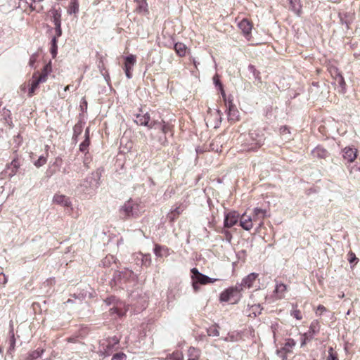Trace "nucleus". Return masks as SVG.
I'll list each match as a JSON object with an SVG mask.
<instances>
[{"instance_id":"f257e3e1","label":"nucleus","mask_w":360,"mask_h":360,"mask_svg":"<svg viewBox=\"0 0 360 360\" xmlns=\"http://www.w3.org/2000/svg\"><path fill=\"white\" fill-rule=\"evenodd\" d=\"M119 212L124 218H136L144 212V206L138 199L130 198L120 207Z\"/></svg>"},{"instance_id":"f03ea898","label":"nucleus","mask_w":360,"mask_h":360,"mask_svg":"<svg viewBox=\"0 0 360 360\" xmlns=\"http://www.w3.org/2000/svg\"><path fill=\"white\" fill-rule=\"evenodd\" d=\"M118 342L119 340L115 337L101 340L98 354L103 358L110 356L112 352L114 345H117Z\"/></svg>"},{"instance_id":"7ed1b4c3","label":"nucleus","mask_w":360,"mask_h":360,"mask_svg":"<svg viewBox=\"0 0 360 360\" xmlns=\"http://www.w3.org/2000/svg\"><path fill=\"white\" fill-rule=\"evenodd\" d=\"M241 285H237L229 288L222 292L220 295V300L222 302H236L240 298Z\"/></svg>"},{"instance_id":"20e7f679","label":"nucleus","mask_w":360,"mask_h":360,"mask_svg":"<svg viewBox=\"0 0 360 360\" xmlns=\"http://www.w3.org/2000/svg\"><path fill=\"white\" fill-rule=\"evenodd\" d=\"M148 128L161 131L162 133V136H160L159 142L162 145L165 144V143L167 142L166 134L171 130L170 126L168 124L165 123V122H164L163 120L153 121L149 124Z\"/></svg>"},{"instance_id":"39448f33","label":"nucleus","mask_w":360,"mask_h":360,"mask_svg":"<svg viewBox=\"0 0 360 360\" xmlns=\"http://www.w3.org/2000/svg\"><path fill=\"white\" fill-rule=\"evenodd\" d=\"M191 272L192 273V280L196 281L198 284L205 285L217 281V278H212L201 274L198 269L195 267L191 269Z\"/></svg>"},{"instance_id":"423d86ee","label":"nucleus","mask_w":360,"mask_h":360,"mask_svg":"<svg viewBox=\"0 0 360 360\" xmlns=\"http://www.w3.org/2000/svg\"><path fill=\"white\" fill-rule=\"evenodd\" d=\"M19 167V161L16 159H14L9 165H7L5 170L1 173V175H5L9 178H11L15 175Z\"/></svg>"},{"instance_id":"0eeeda50","label":"nucleus","mask_w":360,"mask_h":360,"mask_svg":"<svg viewBox=\"0 0 360 360\" xmlns=\"http://www.w3.org/2000/svg\"><path fill=\"white\" fill-rule=\"evenodd\" d=\"M124 59H125V63H124L125 75L128 79H131L132 77L131 70L133 69V67L136 63V56L134 55L130 54V55L126 56Z\"/></svg>"},{"instance_id":"6e6552de","label":"nucleus","mask_w":360,"mask_h":360,"mask_svg":"<svg viewBox=\"0 0 360 360\" xmlns=\"http://www.w3.org/2000/svg\"><path fill=\"white\" fill-rule=\"evenodd\" d=\"M105 302L107 305L113 304V307L110 309L111 315L116 314L117 316H122L124 315V313L118 309L119 303L118 301L115 300V297H108L105 300Z\"/></svg>"},{"instance_id":"1a4fd4ad","label":"nucleus","mask_w":360,"mask_h":360,"mask_svg":"<svg viewBox=\"0 0 360 360\" xmlns=\"http://www.w3.org/2000/svg\"><path fill=\"white\" fill-rule=\"evenodd\" d=\"M257 277L258 274L250 273L242 280L240 283H237V285H241V291L243 290V288H250L252 286Z\"/></svg>"},{"instance_id":"9d476101","label":"nucleus","mask_w":360,"mask_h":360,"mask_svg":"<svg viewBox=\"0 0 360 360\" xmlns=\"http://www.w3.org/2000/svg\"><path fill=\"white\" fill-rule=\"evenodd\" d=\"M238 214L236 212H229L225 215L224 225L226 228H231L238 222Z\"/></svg>"},{"instance_id":"9b49d317","label":"nucleus","mask_w":360,"mask_h":360,"mask_svg":"<svg viewBox=\"0 0 360 360\" xmlns=\"http://www.w3.org/2000/svg\"><path fill=\"white\" fill-rule=\"evenodd\" d=\"M53 202L56 204L67 207L72 205L70 198L62 194H55L53 198Z\"/></svg>"},{"instance_id":"f8f14e48","label":"nucleus","mask_w":360,"mask_h":360,"mask_svg":"<svg viewBox=\"0 0 360 360\" xmlns=\"http://www.w3.org/2000/svg\"><path fill=\"white\" fill-rule=\"evenodd\" d=\"M343 158L348 162H352L357 156V150L350 147H346L343 150Z\"/></svg>"},{"instance_id":"ddd939ff","label":"nucleus","mask_w":360,"mask_h":360,"mask_svg":"<svg viewBox=\"0 0 360 360\" xmlns=\"http://www.w3.org/2000/svg\"><path fill=\"white\" fill-rule=\"evenodd\" d=\"M253 217L243 214L240 217V224L243 229L250 231L253 226Z\"/></svg>"},{"instance_id":"4468645a","label":"nucleus","mask_w":360,"mask_h":360,"mask_svg":"<svg viewBox=\"0 0 360 360\" xmlns=\"http://www.w3.org/2000/svg\"><path fill=\"white\" fill-rule=\"evenodd\" d=\"M334 83L338 85L340 88V92L345 93L346 84L342 75L338 72L337 69H334Z\"/></svg>"},{"instance_id":"2eb2a0df","label":"nucleus","mask_w":360,"mask_h":360,"mask_svg":"<svg viewBox=\"0 0 360 360\" xmlns=\"http://www.w3.org/2000/svg\"><path fill=\"white\" fill-rule=\"evenodd\" d=\"M136 4L135 11L139 14L146 15L148 13V6L146 0H134Z\"/></svg>"},{"instance_id":"dca6fc26","label":"nucleus","mask_w":360,"mask_h":360,"mask_svg":"<svg viewBox=\"0 0 360 360\" xmlns=\"http://www.w3.org/2000/svg\"><path fill=\"white\" fill-rule=\"evenodd\" d=\"M228 118L231 121H236L238 120L239 112L235 106V105L232 103L231 101H229L228 103Z\"/></svg>"},{"instance_id":"f3484780","label":"nucleus","mask_w":360,"mask_h":360,"mask_svg":"<svg viewBox=\"0 0 360 360\" xmlns=\"http://www.w3.org/2000/svg\"><path fill=\"white\" fill-rule=\"evenodd\" d=\"M238 27L242 30L245 37H248L250 34L252 25L248 19H243L238 23Z\"/></svg>"},{"instance_id":"a211bd4d","label":"nucleus","mask_w":360,"mask_h":360,"mask_svg":"<svg viewBox=\"0 0 360 360\" xmlns=\"http://www.w3.org/2000/svg\"><path fill=\"white\" fill-rule=\"evenodd\" d=\"M6 342L8 345V347L7 349V354L10 356H13V354L15 351V342H16V340L15 338V335H14L13 328H11V330L9 332V338L6 341Z\"/></svg>"},{"instance_id":"6ab92c4d","label":"nucleus","mask_w":360,"mask_h":360,"mask_svg":"<svg viewBox=\"0 0 360 360\" xmlns=\"http://www.w3.org/2000/svg\"><path fill=\"white\" fill-rule=\"evenodd\" d=\"M150 115L148 112H146L143 115L137 114L136 116V119L134 120V122L139 125L148 127L150 124Z\"/></svg>"},{"instance_id":"aec40b11","label":"nucleus","mask_w":360,"mask_h":360,"mask_svg":"<svg viewBox=\"0 0 360 360\" xmlns=\"http://www.w3.org/2000/svg\"><path fill=\"white\" fill-rule=\"evenodd\" d=\"M320 330V325L318 321H313L309 326L308 332L306 333V335L309 337V340L314 338V335L317 334Z\"/></svg>"},{"instance_id":"412c9836","label":"nucleus","mask_w":360,"mask_h":360,"mask_svg":"<svg viewBox=\"0 0 360 360\" xmlns=\"http://www.w3.org/2000/svg\"><path fill=\"white\" fill-rule=\"evenodd\" d=\"M266 216V210L261 208L256 207L253 210V220L254 221H259V224H262V220Z\"/></svg>"},{"instance_id":"4be33fe9","label":"nucleus","mask_w":360,"mask_h":360,"mask_svg":"<svg viewBox=\"0 0 360 360\" xmlns=\"http://www.w3.org/2000/svg\"><path fill=\"white\" fill-rule=\"evenodd\" d=\"M38 74L39 72H35L32 75V82L28 91L29 97H32L34 94L35 90L38 88L39 84H41L39 79H37V75Z\"/></svg>"},{"instance_id":"5701e85b","label":"nucleus","mask_w":360,"mask_h":360,"mask_svg":"<svg viewBox=\"0 0 360 360\" xmlns=\"http://www.w3.org/2000/svg\"><path fill=\"white\" fill-rule=\"evenodd\" d=\"M200 354L201 352L200 349L193 347H190L187 352V360H200Z\"/></svg>"},{"instance_id":"b1692460","label":"nucleus","mask_w":360,"mask_h":360,"mask_svg":"<svg viewBox=\"0 0 360 360\" xmlns=\"http://www.w3.org/2000/svg\"><path fill=\"white\" fill-rule=\"evenodd\" d=\"M92 181L93 177H87L84 180L83 183L80 184V188H82V192L85 193H90L91 190L93 189Z\"/></svg>"},{"instance_id":"393cba45","label":"nucleus","mask_w":360,"mask_h":360,"mask_svg":"<svg viewBox=\"0 0 360 360\" xmlns=\"http://www.w3.org/2000/svg\"><path fill=\"white\" fill-rule=\"evenodd\" d=\"M154 253L157 257H162L169 255V250L167 248L156 244L154 248Z\"/></svg>"},{"instance_id":"a878e982","label":"nucleus","mask_w":360,"mask_h":360,"mask_svg":"<svg viewBox=\"0 0 360 360\" xmlns=\"http://www.w3.org/2000/svg\"><path fill=\"white\" fill-rule=\"evenodd\" d=\"M311 154L315 158H326L328 156V151L322 147L317 146L312 151Z\"/></svg>"},{"instance_id":"bb28decb","label":"nucleus","mask_w":360,"mask_h":360,"mask_svg":"<svg viewBox=\"0 0 360 360\" xmlns=\"http://www.w3.org/2000/svg\"><path fill=\"white\" fill-rule=\"evenodd\" d=\"M287 290L286 285L282 283H276L274 293L276 295L278 299H281L284 296V293Z\"/></svg>"},{"instance_id":"cd10ccee","label":"nucleus","mask_w":360,"mask_h":360,"mask_svg":"<svg viewBox=\"0 0 360 360\" xmlns=\"http://www.w3.org/2000/svg\"><path fill=\"white\" fill-rule=\"evenodd\" d=\"M262 308L259 304H253L249 308V316L256 317L257 315L260 314L262 312Z\"/></svg>"},{"instance_id":"c85d7f7f","label":"nucleus","mask_w":360,"mask_h":360,"mask_svg":"<svg viewBox=\"0 0 360 360\" xmlns=\"http://www.w3.org/2000/svg\"><path fill=\"white\" fill-rule=\"evenodd\" d=\"M174 49L176 53L181 57L184 56L186 53V46L183 43H176L174 44Z\"/></svg>"},{"instance_id":"c756f323","label":"nucleus","mask_w":360,"mask_h":360,"mask_svg":"<svg viewBox=\"0 0 360 360\" xmlns=\"http://www.w3.org/2000/svg\"><path fill=\"white\" fill-rule=\"evenodd\" d=\"M79 11V2L78 0H71L68 6V13L71 14H75Z\"/></svg>"},{"instance_id":"7c9ffc66","label":"nucleus","mask_w":360,"mask_h":360,"mask_svg":"<svg viewBox=\"0 0 360 360\" xmlns=\"http://www.w3.org/2000/svg\"><path fill=\"white\" fill-rule=\"evenodd\" d=\"M44 350L43 349L38 348L37 349L30 352L26 358V360H34L37 359L43 354Z\"/></svg>"},{"instance_id":"2f4dec72","label":"nucleus","mask_w":360,"mask_h":360,"mask_svg":"<svg viewBox=\"0 0 360 360\" xmlns=\"http://www.w3.org/2000/svg\"><path fill=\"white\" fill-rule=\"evenodd\" d=\"M51 16L53 18V22L54 23V25H61V14H60V13L56 9L51 10Z\"/></svg>"},{"instance_id":"473e14b6","label":"nucleus","mask_w":360,"mask_h":360,"mask_svg":"<svg viewBox=\"0 0 360 360\" xmlns=\"http://www.w3.org/2000/svg\"><path fill=\"white\" fill-rule=\"evenodd\" d=\"M291 10L296 14H299L300 11V0H288Z\"/></svg>"},{"instance_id":"72a5a7b5","label":"nucleus","mask_w":360,"mask_h":360,"mask_svg":"<svg viewBox=\"0 0 360 360\" xmlns=\"http://www.w3.org/2000/svg\"><path fill=\"white\" fill-rule=\"evenodd\" d=\"M166 360H184V356L181 352L176 351L167 355Z\"/></svg>"},{"instance_id":"f704fd0d","label":"nucleus","mask_w":360,"mask_h":360,"mask_svg":"<svg viewBox=\"0 0 360 360\" xmlns=\"http://www.w3.org/2000/svg\"><path fill=\"white\" fill-rule=\"evenodd\" d=\"M248 71L252 75L255 80H257L259 82H261V77L259 76L260 72L256 70L255 67L253 65H248Z\"/></svg>"},{"instance_id":"c9c22d12","label":"nucleus","mask_w":360,"mask_h":360,"mask_svg":"<svg viewBox=\"0 0 360 360\" xmlns=\"http://www.w3.org/2000/svg\"><path fill=\"white\" fill-rule=\"evenodd\" d=\"M207 333L209 336L217 337L219 335V331L217 326H212L207 329Z\"/></svg>"},{"instance_id":"e433bc0d","label":"nucleus","mask_w":360,"mask_h":360,"mask_svg":"<svg viewBox=\"0 0 360 360\" xmlns=\"http://www.w3.org/2000/svg\"><path fill=\"white\" fill-rule=\"evenodd\" d=\"M57 39L56 37H53L51 39V53L52 56L54 58L57 54Z\"/></svg>"},{"instance_id":"4c0bfd02","label":"nucleus","mask_w":360,"mask_h":360,"mask_svg":"<svg viewBox=\"0 0 360 360\" xmlns=\"http://www.w3.org/2000/svg\"><path fill=\"white\" fill-rule=\"evenodd\" d=\"M263 137L262 136H259L258 139L255 140V143H252V146L248 148V150H256L257 148L260 147L263 144Z\"/></svg>"},{"instance_id":"58836bf2","label":"nucleus","mask_w":360,"mask_h":360,"mask_svg":"<svg viewBox=\"0 0 360 360\" xmlns=\"http://www.w3.org/2000/svg\"><path fill=\"white\" fill-rule=\"evenodd\" d=\"M280 131H281V134L283 136V139H285V140L290 139V132L289 129L287 127L283 126V127H281Z\"/></svg>"},{"instance_id":"ea45409f","label":"nucleus","mask_w":360,"mask_h":360,"mask_svg":"<svg viewBox=\"0 0 360 360\" xmlns=\"http://www.w3.org/2000/svg\"><path fill=\"white\" fill-rule=\"evenodd\" d=\"M89 143V139H85L79 145V150L83 153L87 152Z\"/></svg>"},{"instance_id":"a19ab883","label":"nucleus","mask_w":360,"mask_h":360,"mask_svg":"<svg viewBox=\"0 0 360 360\" xmlns=\"http://www.w3.org/2000/svg\"><path fill=\"white\" fill-rule=\"evenodd\" d=\"M46 162V158L43 156V155H41L38 160L37 161L34 162V165L37 167H40L41 166H43L44 165H45Z\"/></svg>"},{"instance_id":"79ce46f5","label":"nucleus","mask_w":360,"mask_h":360,"mask_svg":"<svg viewBox=\"0 0 360 360\" xmlns=\"http://www.w3.org/2000/svg\"><path fill=\"white\" fill-rule=\"evenodd\" d=\"M142 264L145 266H150L151 264V257L150 255H141Z\"/></svg>"},{"instance_id":"37998d69","label":"nucleus","mask_w":360,"mask_h":360,"mask_svg":"<svg viewBox=\"0 0 360 360\" xmlns=\"http://www.w3.org/2000/svg\"><path fill=\"white\" fill-rule=\"evenodd\" d=\"M30 8L32 11H35L37 12H40L43 10V6L39 3L34 4L31 2Z\"/></svg>"},{"instance_id":"c03bdc74","label":"nucleus","mask_w":360,"mask_h":360,"mask_svg":"<svg viewBox=\"0 0 360 360\" xmlns=\"http://www.w3.org/2000/svg\"><path fill=\"white\" fill-rule=\"evenodd\" d=\"M127 356L124 353H117L113 355L112 360H126Z\"/></svg>"},{"instance_id":"a18cd8bd","label":"nucleus","mask_w":360,"mask_h":360,"mask_svg":"<svg viewBox=\"0 0 360 360\" xmlns=\"http://www.w3.org/2000/svg\"><path fill=\"white\" fill-rule=\"evenodd\" d=\"M74 136L77 137L82 132V125L80 124H77L75 125L74 128Z\"/></svg>"},{"instance_id":"49530a36","label":"nucleus","mask_w":360,"mask_h":360,"mask_svg":"<svg viewBox=\"0 0 360 360\" xmlns=\"http://www.w3.org/2000/svg\"><path fill=\"white\" fill-rule=\"evenodd\" d=\"M184 210V207H177L174 210L172 211V214L174 215V217L179 215L182 211Z\"/></svg>"},{"instance_id":"de8ad7c7","label":"nucleus","mask_w":360,"mask_h":360,"mask_svg":"<svg viewBox=\"0 0 360 360\" xmlns=\"http://www.w3.org/2000/svg\"><path fill=\"white\" fill-rule=\"evenodd\" d=\"M291 315L293 316L296 319L301 320L302 316L301 315V312L298 309H295L291 312Z\"/></svg>"},{"instance_id":"09e8293b","label":"nucleus","mask_w":360,"mask_h":360,"mask_svg":"<svg viewBox=\"0 0 360 360\" xmlns=\"http://www.w3.org/2000/svg\"><path fill=\"white\" fill-rule=\"evenodd\" d=\"M37 53H34L32 54L30 58V60H29V65L30 67H33L34 63H36L37 61Z\"/></svg>"},{"instance_id":"8fccbe9b","label":"nucleus","mask_w":360,"mask_h":360,"mask_svg":"<svg viewBox=\"0 0 360 360\" xmlns=\"http://www.w3.org/2000/svg\"><path fill=\"white\" fill-rule=\"evenodd\" d=\"M55 31H56V35L54 37H56V39H57L58 37H60L62 34L61 25H55Z\"/></svg>"},{"instance_id":"3c124183","label":"nucleus","mask_w":360,"mask_h":360,"mask_svg":"<svg viewBox=\"0 0 360 360\" xmlns=\"http://www.w3.org/2000/svg\"><path fill=\"white\" fill-rule=\"evenodd\" d=\"M51 72V63H49L44 67L41 73H45L46 75H48Z\"/></svg>"},{"instance_id":"603ef678","label":"nucleus","mask_w":360,"mask_h":360,"mask_svg":"<svg viewBox=\"0 0 360 360\" xmlns=\"http://www.w3.org/2000/svg\"><path fill=\"white\" fill-rule=\"evenodd\" d=\"M48 75H46L45 73H41L39 76L37 75V79H39V81L41 83H44L47 80Z\"/></svg>"},{"instance_id":"864d4df0","label":"nucleus","mask_w":360,"mask_h":360,"mask_svg":"<svg viewBox=\"0 0 360 360\" xmlns=\"http://www.w3.org/2000/svg\"><path fill=\"white\" fill-rule=\"evenodd\" d=\"M309 337L307 336L306 335V333H304L302 335V338H301V347H303L306 345L307 342V341H309Z\"/></svg>"},{"instance_id":"5fc2aeb1","label":"nucleus","mask_w":360,"mask_h":360,"mask_svg":"<svg viewBox=\"0 0 360 360\" xmlns=\"http://www.w3.org/2000/svg\"><path fill=\"white\" fill-rule=\"evenodd\" d=\"M324 311H326V308L324 306L320 304L317 307L316 314H318L319 312H320L319 315H321V314Z\"/></svg>"},{"instance_id":"6e6d98bb","label":"nucleus","mask_w":360,"mask_h":360,"mask_svg":"<svg viewBox=\"0 0 360 360\" xmlns=\"http://www.w3.org/2000/svg\"><path fill=\"white\" fill-rule=\"evenodd\" d=\"M222 233L225 235L226 240L229 242H230L232 238V236H231V233L227 230H223Z\"/></svg>"},{"instance_id":"4d7b16f0","label":"nucleus","mask_w":360,"mask_h":360,"mask_svg":"<svg viewBox=\"0 0 360 360\" xmlns=\"http://www.w3.org/2000/svg\"><path fill=\"white\" fill-rule=\"evenodd\" d=\"M349 262L350 264L353 263L354 261L358 259L354 253L351 252H349Z\"/></svg>"},{"instance_id":"13d9d810","label":"nucleus","mask_w":360,"mask_h":360,"mask_svg":"<svg viewBox=\"0 0 360 360\" xmlns=\"http://www.w3.org/2000/svg\"><path fill=\"white\" fill-rule=\"evenodd\" d=\"M295 344V342L294 340L288 339L285 344V346L292 347V346H294Z\"/></svg>"},{"instance_id":"bf43d9fd","label":"nucleus","mask_w":360,"mask_h":360,"mask_svg":"<svg viewBox=\"0 0 360 360\" xmlns=\"http://www.w3.org/2000/svg\"><path fill=\"white\" fill-rule=\"evenodd\" d=\"M327 360H339V359L338 358L337 354H335L328 355Z\"/></svg>"},{"instance_id":"052dcab7","label":"nucleus","mask_w":360,"mask_h":360,"mask_svg":"<svg viewBox=\"0 0 360 360\" xmlns=\"http://www.w3.org/2000/svg\"><path fill=\"white\" fill-rule=\"evenodd\" d=\"M277 354L283 359V360H285L286 359V356L285 354L282 352V351H278L277 352Z\"/></svg>"},{"instance_id":"680f3d73","label":"nucleus","mask_w":360,"mask_h":360,"mask_svg":"<svg viewBox=\"0 0 360 360\" xmlns=\"http://www.w3.org/2000/svg\"><path fill=\"white\" fill-rule=\"evenodd\" d=\"M198 285L199 284L196 281H193V289H194V290L195 292H197L199 290V285Z\"/></svg>"},{"instance_id":"e2e57ef3","label":"nucleus","mask_w":360,"mask_h":360,"mask_svg":"<svg viewBox=\"0 0 360 360\" xmlns=\"http://www.w3.org/2000/svg\"><path fill=\"white\" fill-rule=\"evenodd\" d=\"M340 21H341L342 24H345V25H346L347 28H348V27H349V22L348 21H347V20H345L342 18V16H341L340 15Z\"/></svg>"},{"instance_id":"0e129e2a","label":"nucleus","mask_w":360,"mask_h":360,"mask_svg":"<svg viewBox=\"0 0 360 360\" xmlns=\"http://www.w3.org/2000/svg\"><path fill=\"white\" fill-rule=\"evenodd\" d=\"M85 139L89 138V128H86L85 130Z\"/></svg>"},{"instance_id":"69168bd1","label":"nucleus","mask_w":360,"mask_h":360,"mask_svg":"<svg viewBox=\"0 0 360 360\" xmlns=\"http://www.w3.org/2000/svg\"><path fill=\"white\" fill-rule=\"evenodd\" d=\"M85 139L89 138V128H86L85 130Z\"/></svg>"},{"instance_id":"338daca9","label":"nucleus","mask_w":360,"mask_h":360,"mask_svg":"<svg viewBox=\"0 0 360 360\" xmlns=\"http://www.w3.org/2000/svg\"><path fill=\"white\" fill-rule=\"evenodd\" d=\"M328 355H330V354H335L333 352V347H329V349H328Z\"/></svg>"},{"instance_id":"774afa93","label":"nucleus","mask_w":360,"mask_h":360,"mask_svg":"<svg viewBox=\"0 0 360 360\" xmlns=\"http://www.w3.org/2000/svg\"><path fill=\"white\" fill-rule=\"evenodd\" d=\"M256 135H257V134H255V133H250V134H249V136H250V138L252 140H255V136H256Z\"/></svg>"}]
</instances>
